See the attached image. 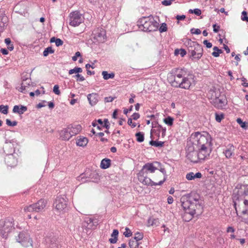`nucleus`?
<instances>
[{
    "label": "nucleus",
    "instance_id": "nucleus-1",
    "mask_svg": "<svg viewBox=\"0 0 248 248\" xmlns=\"http://www.w3.org/2000/svg\"><path fill=\"white\" fill-rule=\"evenodd\" d=\"M180 202L184 211L182 217L186 222L191 220L194 215H199L202 212V201L199 199L198 195L189 197L183 196L181 198Z\"/></svg>",
    "mask_w": 248,
    "mask_h": 248
},
{
    "label": "nucleus",
    "instance_id": "nucleus-2",
    "mask_svg": "<svg viewBox=\"0 0 248 248\" xmlns=\"http://www.w3.org/2000/svg\"><path fill=\"white\" fill-rule=\"evenodd\" d=\"M190 142L195 145L201 161L208 158L211 152V140L208 135L205 136L200 132H195L191 135Z\"/></svg>",
    "mask_w": 248,
    "mask_h": 248
},
{
    "label": "nucleus",
    "instance_id": "nucleus-3",
    "mask_svg": "<svg viewBox=\"0 0 248 248\" xmlns=\"http://www.w3.org/2000/svg\"><path fill=\"white\" fill-rule=\"evenodd\" d=\"M167 78L172 86L185 89H188L194 80L192 75H187L184 69L179 68L172 69Z\"/></svg>",
    "mask_w": 248,
    "mask_h": 248
},
{
    "label": "nucleus",
    "instance_id": "nucleus-4",
    "mask_svg": "<svg viewBox=\"0 0 248 248\" xmlns=\"http://www.w3.org/2000/svg\"><path fill=\"white\" fill-rule=\"evenodd\" d=\"M160 166H161V164L158 162L146 163L138 174L139 180L144 185L151 186L162 185L166 180L165 178L159 181L158 182H155L152 180L150 175V173L159 170Z\"/></svg>",
    "mask_w": 248,
    "mask_h": 248
},
{
    "label": "nucleus",
    "instance_id": "nucleus-5",
    "mask_svg": "<svg viewBox=\"0 0 248 248\" xmlns=\"http://www.w3.org/2000/svg\"><path fill=\"white\" fill-rule=\"evenodd\" d=\"M158 23L153 17H142L138 21L139 28L144 31H154L158 29Z\"/></svg>",
    "mask_w": 248,
    "mask_h": 248
},
{
    "label": "nucleus",
    "instance_id": "nucleus-6",
    "mask_svg": "<svg viewBox=\"0 0 248 248\" xmlns=\"http://www.w3.org/2000/svg\"><path fill=\"white\" fill-rule=\"evenodd\" d=\"M188 52H190V57L194 60H198L202 56L203 49L202 46L197 42L188 39L186 42Z\"/></svg>",
    "mask_w": 248,
    "mask_h": 248
},
{
    "label": "nucleus",
    "instance_id": "nucleus-7",
    "mask_svg": "<svg viewBox=\"0 0 248 248\" xmlns=\"http://www.w3.org/2000/svg\"><path fill=\"white\" fill-rule=\"evenodd\" d=\"M3 150L7 155L5 158V161L7 165L10 167L16 166L17 160L13 155V153L15 151L14 144L11 141H6L4 145Z\"/></svg>",
    "mask_w": 248,
    "mask_h": 248
},
{
    "label": "nucleus",
    "instance_id": "nucleus-8",
    "mask_svg": "<svg viewBox=\"0 0 248 248\" xmlns=\"http://www.w3.org/2000/svg\"><path fill=\"white\" fill-rule=\"evenodd\" d=\"M13 227V219L7 218L0 221V234L3 238H7L8 233L12 231Z\"/></svg>",
    "mask_w": 248,
    "mask_h": 248
},
{
    "label": "nucleus",
    "instance_id": "nucleus-9",
    "mask_svg": "<svg viewBox=\"0 0 248 248\" xmlns=\"http://www.w3.org/2000/svg\"><path fill=\"white\" fill-rule=\"evenodd\" d=\"M46 201L41 199L34 204L25 206L23 210L25 212H41L46 207Z\"/></svg>",
    "mask_w": 248,
    "mask_h": 248
},
{
    "label": "nucleus",
    "instance_id": "nucleus-10",
    "mask_svg": "<svg viewBox=\"0 0 248 248\" xmlns=\"http://www.w3.org/2000/svg\"><path fill=\"white\" fill-rule=\"evenodd\" d=\"M186 157L191 162L195 163H197L201 161L199 156L198 151L195 149V145L193 144H192L191 146L189 145L187 148Z\"/></svg>",
    "mask_w": 248,
    "mask_h": 248
},
{
    "label": "nucleus",
    "instance_id": "nucleus-11",
    "mask_svg": "<svg viewBox=\"0 0 248 248\" xmlns=\"http://www.w3.org/2000/svg\"><path fill=\"white\" fill-rule=\"evenodd\" d=\"M16 240L24 247H28L32 246V241L30 238V235L26 232H20L16 237Z\"/></svg>",
    "mask_w": 248,
    "mask_h": 248
},
{
    "label": "nucleus",
    "instance_id": "nucleus-12",
    "mask_svg": "<svg viewBox=\"0 0 248 248\" xmlns=\"http://www.w3.org/2000/svg\"><path fill=\"white\" fill-rule=\"evenodd\" d=\"M69 24L73 27H76L79 25L83 21L82 15L78 11H74L70 14L69 15Z\"/></svg>",
    "mask_w": 248,
    "mask_h": 248
},
{
    "label": "nucleus",
    "instance_id": "nucleus-13",
    "mask_svg": "<svg viewBox=\"0 0 248 248\" xmlns=\"http://www.w3.org/2000/svg\"><path fill=\"white\" fill-rule=\"evenodd\" d=\"M46 245L49 248H60V245L58 238L54 234L51 233L45 240Z\"/></svg>",
    "mask_w": 248,
    "mask_h": 248
},
{
    "label": "nucleus",
    "instance_id": "nucleus-14",
    "mask_svg": "<svg viewBox=\"0 0 248 248\" xmlns=\"http://www.w3.org/2000/svg\"><path fill=\"white\" fill-rule=\"evenodd\" d=\"M55 209L59 212L64 211L67 207L65 199L62 197H57L53 203Z\"/></svg>",
    "mask_w": 248,
    "mask_h": 248
},
{
    "label": "nucleus",
    "instance_id": "nucleus-15",
    "mask_svg": "<svg viewBox=\"0 0 248 248\" xmlns=\"http://www.w3.org/2000/svg\"><path fill=\"white\" fill-rule=\"evenodd\" d=\"M93 38L99 43H103L105 41L106 31L102 28H98L93 31Z\"/></svg>",
    "mask_w": 248,
    "mask_h": 248
},
{
    "label": "nucleus",
    "instance_id": "nucleus-16",
    "mask_svg": "<svg viewBox=\"0 0 248 248\" xmlns=\"http://www.w3.org/2000/svg\"><path fill=\"white\" fill-rule=\"evenodd\" d=\"M97 224L98 221L96 219L86 217L83 223V226L88 229H94Z\"/></svg>",
    "mask_w": 248,
    "mask_h": 248
},
{
    "label": "nucleus",
    "instance_id": "nucleus-17",
    "mask_svg": "<svg viewBox=\"0 0 248 248\" xmlns=\"http://www.w3.org/2000/svg\"><path fill=\"white\" fill-rule=\"evenodd\" d=\"M234 146L232 144H229L224 150L223 154L227 158H230L234 155Z\"/></svg>",
    "mask_w": 248,
    "mask_h": 248
},
{
    "label": "nucleus",
    "instance_id": "nucleus-18",
    "mask_svg": "<svg viewBox=\"0 0 248 248\" xmlns=\"http://www.w3.org/2000/svg\"><path fill=\"white\" fill-rule=\"evenodd\" d=\"M67 127L71 133L72 136L78 134L81 130V126L79 124H70Z\"/></svg>",
    "mask_w": 248,
    "mask_h": 248
},
{
    "label": "nucleus",
    "instance_id": "nucleus-19",
    "mask_svg": "<svg viewBox=\"0 0 248 248\" xmlns=\"http://www.w3.org/2000/svg\"><path fill=\"white\" fill-rule=\"evenodd\" d=\"M60 137L64 140H69L72 137L71 133L69 130L68 127L66 128L63 129L60 132Z\"/></svg>",
    "mask_w": 248,
    "mask_h": 248
},
{
    "label": "nucleus",
    "instance_id": "nucleus-20",
    "mask_svg": "<svg viewBox=\"0 0 248 248\" xmlns=\"http://www.w3.org/2000/svg\"><path fill=\"white\" fill-rule=\"evenodd\" d=\"M88 142V140L87 138L81 136H79L77 138L76 144L78 146L83 147L87 145Z\"/></svg>",
    "mask_w": 248,
    "mask_h": 248
},
{
    "label": "nucleus",
    "instance_id": "nucleus-21",
    "mask_svg": "<svg viewBox=\"0 0 248 248\" xmlns=\"http://www.w3.org/2000/svg\"><path fill=\"white\" fill-rule=\"evenodd\" d=\"M88 101L92 106L95 105L97 102V95L96 93H91L88 95Z\"/></svg>",
    "mask_w": 248,
    "mask_h": 248
},
{
    "label": "nucleus",
    "instance_id": "nucleus-22",
    "mask_svg": "<svg viewBox=\"0 0 248 248\" xmlns=\"http://www.w3.org/2000/svg\"><path fill=\"white\" fill-rule=\"evenodd\" d=\"M47 106H48L49 108H52L54 107V104L52 102H47L46 101L43 100L39 103L36 105V107L38 108H41L43 107H46Z\"/></svg>",
    "mask_w": 248,
    "mask_h": 248
},
{
    "label": "nucleus",
    "instance_id": "nucleus-23",
    "mask_svg": "<svg viewBox=\"0 0 248 248\" xmlns=\"http://www.w3.org/2000/svg\"><path fill=\"white\" fill-rule=\"evenodd\" d=\"M202 176V175L201 172H198L194 174L193 172H191L186 174V178L188 180H192L195 178H201Z\"/></svg>",
    "mask_w": 248,
    "mask_h": 248
},
{
    "label": "nucleus",
    "instance_id": "nucleus-24",
    "mask_svg": "<svg viewBox=\"0 0 248 248\" xmlns=\"http://www.w3.org/2000/svg\"><path fill=\"white\" fill-rule=\"evenodd\" d=\"M119 234V231L115 229L113 231L112 234H111V236L112 238H111L109 239V242L111 244H115L117 242L118 240V235Z\"/></svg>",
    "mask_w": 248,
    "mask_h": 248
},
{
    "label": "nucleus",
    "instance_id": "nucleus-25",
    "mask_svg": "<svg viewBox=\"0 0 248 248\" xmlns=\"http://www.w3.org/2000/svg\"><path fill=\"white\" fill-rule=\"evenodd\" d=\"M110 162L111 160L109 159L104 158L101 161L100 167L104 169H107L110 166Z\"/></svg>",
    "mask_w": 248,
    "mask_h": 248
},
{
    "label": "nucleus",
    "instance_id": "nucleus-26",
    "mask_svg": "<svg viewBox=\"0 0 248 248\" xmlns=\"http://www.w3.org/2000/svg\"><path fill=\"white\" fill-rule=\"evenodd\" d=\"M137 141L139 142H142L144 140V134L142 132H139L135 134Z\"/></svg>",
    "mask_w": 248,
    "mask_h": 248
},
{
    "label": "nucleus",
    "instance_id": "nucleus-27",
    "mask_svg": "<svg viewBox=\"0 0 248 248\" xmlns=\"http://www.w3.org/2000/svg\"><path fill=\"white\" fill-rule=\"evenodd\" d=\"M224 114L222 112H215V119L217 122L220 123L224 118Z\"/></svg>",
    "mask_w": 248,
    "mask_h": 248
},
{
    "label": "nucleus",
    "instance_id": "nucleus-28",
    "mask_svg": "<svg viewBox=\"0 0 248 248\" xmlns=\"http://www.w3.org/2000/svg\"><path fill=\"white\" fill-rule=\"evenodd\" d=\"M102 75L103 77V78L105 80L108 79L109 78H113L114 77V74L113 73H111L108 74L107 71H103L102 73Z\"/></svg>",
    "mask_w": 248,
    "mask_h": 248
},
{
    "label": "nucleus",
    "instance_id": "nucleus-29",
    "mask_svg": "<svg viewBox=\"0 0 248 248\" xmlns=\"http://www.w3.org/2000/svg\"><path fill=\"white\" fill-rule=\"evenodd\" d=\"M174 119L168 116L163 119V122L169 126H172L173 124Z\"/></svg>",
    "mask_w": 248,
    "mask_h": 248
},
{
    "label": "nucleus",
    "instance_id": "nucleus-30",
    "mask_svg": "<svg viewBox=\"0 0 248 248\" xmlns=\"http://www.w3.org/2000/svg\"><path fill=\"white\" fill-rule=\"evenodd\" d=\"M149 144L155 147H163L164 144V142L163 141H155V140H151L149 142Z\"/></svg>",
    "mask_w": 248,
    "mask_h": 248
},
{
    "label": "nucleus",
    "instance_id": "nucleus-31",
    "mask_svg": "<svg viewBox=\"0 0 248 248\" xmlns=\"http://www.w3.org/2000/svg\"><path fill=\"white\" fill-rule=\"evenodd\" d=\"M139 243L133 238L131 239L129 242V246L130 248H138Z\"/></svg>",
    "mask_w": 248,
    "mask_h": 248
},
{
    "label": "nucleus",
    "instance_id": "nucleus-32",
    "mask_svg": "<svg viewBox=\"0 0 248 248\" xmlns=\"http://www.w3.org/2000/svg\"><path fill=\"white\" fill-rule=\"evenodd\" d=\"M5 43L7 46V48L10 51H12L14 49V46L13 44H11V39L9 38H7L4 40Z\"/></svg>",
    "mask_w": 248,
    "mask_h": 248
},
{
    "label": "nucleus",
    "instance_id": "nucleus-33",
    "mask_svg": "<svg viewBox=\"0 0 248 248\" xmlns=\"http://www.w3.org/2000/svg\"><path fill=\"white\" fill-rule=\"evenodd\" d=\"M54 52L51 47H47L44 50L43 55L45 57L47 56L49 54H52Z\"/></svg>",
    "mask_w": 248,
    "mask_h": 248
},
{
    "label": "nucleus",
    "instance_id": "nucleus-34",
    "mask_svg": "<svg viewBox=\"0 0 248 248\" xmlns=\"http://www.w3.org/2000/svg\"><path fill=\"white\" fill-rule=\"evenodd\" d=\"M143 235L142 233H140V232H137L136 233H135V236L133 239L139 242V241L141 240L143 238Z\"/></svg>",
    "mask_w": 248,
    "mask_h": 248
},
{
    "label": "nucleus",
    "instance_id": "nucleus-35",
    "mask_svg": "<svg viewBox=\"0 0 248 248\" xmlns=\"http://www.w3.org/2000/svg\"><path fill=\"white\" fill-rule=\"evenodd\" d=\"M72 77L73 78H76L77 81L82 82L85 80V78H84V77L78 73L75 75H73Z\"/></svg>",
    "mask_w": 248,
    "mask_h": 248
},
{
    "label": "nucleus",
    "instance_id": "nucleus-36",
    "mask_svg": "<svg viewBox=\"0 0 248 248\" xmlns=\"http://www.w3.org/2000/svg\"><path fill=\"white\" fill-rule=\"evenodd\" d=\"M236 122L238 124L240 125V126L243 129H247V125L245 122H243L241 118H237L236 119Z\"/></svg>",
    "mask_w": 248,
    "mask_h": 248
},
{
    "label": "nucleus",
    "instance_id": "nucleus-37",
    "mask_svg": "<svg viewBox=\"0 0 248 248\" xmlns=\"http://www.w3.org/2000/svg\"><path fill=\"white\" fill-rule=\"evenodd\" d=\"M30 79H26L25 81L23 82L21 84V92H24V91L26 90V86L25 85L26 84H28V85H29V83H30Z\"/></svg>",
    "mask_w": 248,
    "mask_h": 248
},
{
    "label": "nucleus",
    "instance_id": "nucleus-38",
    "mask_svg": "<svg viewBox=\"0 0 248 248\" xmlns=\"http://www.w3.org/2000/svg\"><path fill=\"white\" fill-rule=\"evenodd\" d=\"M160 32L166 31H167V26L165 23H162L159 28Z\"/></svg>",
    "mask_w": 248,
    "mask_h": 248
},
{
    "label": "nucleus",
    "instance_id": "nucleus-39",
    "mask_svg": "<svg viewBox=\"0 0 248 248\" xmlns=\"http://www.w3.org/2000/svg\"><path fill=\"white\" fill-rule=\"evenodd\" d=\"M6 123L8 126H14L17 125V122L16 121H11L10 120L7 119L6 120Z\"/></svg>",
    "mask_w": 248,
    "mask_h": 248
},
{
    "label": "nucleus",
    "instance_id": "nucleus-40",
    "mask_svg": "<svg viewBox=\"0 0 248 248\" xmlns=\"http://www.w3.org/2000/svg\"><path fill=\"white\" fill-rule=\"evenodd\" d=\"M189 12L190 13H194L197 16H200L201 14V11L200 9L196 8L194 10H189Z\"/></svg>",
    "mask_w": 248,
    "mask_h": 248
},
{
    "label": "nucleus",
    "instance_id": "nucleus-41",
    "mask_svg": "<svg viewBox=\"0 0 248 248\" xmlns=\"http://www.w3.org/2000/svg\"><path fill=\"white\" fill-rule=\"evenodd\" d=\"M178 52H180L179 54L181 56V57H184L186 54V51L184 49H181L180 50L176 49L175 50V54H177Z\"/></svg>",
    "mask_w": 248,
    "mask_h": 248
},
{
    "label": "nucleus",
    "instance_id": "nucleus-42",
    "mask_svg": "<svg viewBox=\"0 0 248 248\" xmlns=\"http://www.w3.org/2000/svg\"><path fill=\"white\" fill-rule=\"evenodd\" d=\"M109 125L110 124L108 120L107 119H105L102 126L105 127L106 129H108L109 128Z\"/></svg>",
    "mask_w": 248,
    "mask_h": 248
},
{
    "label": "nucleus",
    "instance_id": "nucleus-43",
    "mask_svg": "<svg viewBox=\"0 0 248 248\" xmlns=\"http://www.w3.org/2000/svg\"><path fill=\"white\" fill-rule=\"evenodd\" d=\"M124 235L126 237H128L132 235V232L128 228H125V231L124 233Z\"/></svg>",
    "mask_w": 248,
    "mask_h": 248
},
{
    "label": "nucleus",
    "instance_id": "nucleus-44",
    "mask_svg": "<svg viewBox=\"0 0 248 248\" xmlns=\"http://www.w3.org/2000/svg\"><path fill=\"white\" fill-rule=\"evenodd\" d=\"M190 32L191 33L195 34H200L201 33V31L199 29H191L190 30Z\"/></svg>",
    "mask_w": 248,
    "mask_h": 248
},
{
    "label": "nucleus",
    "instance_id": "nucleus-45",
    "mask_svg": "<svg viewBox=\"0 0 248 248\" xmlns=\"http://www.w3.org/2000/svg\"><path fill=\"white\" fill-rule=\"evenodd\" d=\"M175 0H164L162 1V4L165 6H169L171 4V2Z\"/></svg>",
    "mask_w": 248,
    "mask_h": 248
},
{
    "label": "nucleus",
    "instance_id": "nucleus-46",
    "mask_svg": "<svg viewBox=\"0 0 248 248\" xmlns=\"http://www.w3.org/2000/svg\"><path fill=\"white\" fill-rule=\"evenodd\" d=\"M26 110L27 109H13V112L14 113H18L20 116L21 114H23Z\"/></svg>",
    "mask_w": 248,
    "mask_h": 248
},
{
    "label": "nucleus",
    "instance_id": "nucleus-47",
    "mask_svg": "<svg viewBox=\"0 0 248 248\" xmlns=\"http://www.w3.org/2000/svg\"><path fill=\"white\" fill-rule=\"evenodd\" d=\"M59 88V87L58 85H55L53 87V92L57 95H59L60 94V91Z\"/></svg>",
    "mask_w": 248,
    "mask_h": 248
},
{
    "label": "nucleus",
    "instance_id": "nucleus-48",
    "mask_svg": "<svg viewBox=\"0 0 248 248\" xmlns=\"http://www.w3.org/2000/svg\"><path fill=\"white\" fill-rule=\"evenodd\" d=\"M159 224V219L158 218H153L152 222L151 224L152 226H157Z\"/></svg>",
    "mask_w": 248,
    "mask_h": 248
},
{
    "label": "nucleus",
    "instance_id": "nucleus-49",
    "mask_svg": "<svg viewBox=\"0 0 248 248\" xmlns=\"http://www.w3.org/2000/svg\"><path fill=\"white\" fill-rule=\"evenodd\" d=\"M160 170V171L161 172V173H159V176L161 177H163V178H165L164 177V174L166 173V170H165V169L164 168H161L160 167L159 168V169L158 170Z\"/></svg>",
    "mask_w": 248,
    "mask_h": 248
},
{
    "label": "nucleus",
    "instance_id": "nucleus-50",
    "mask_svg": "<svg viewBox=\"0 0 248 248\" xmlns=\"http://www.w3.org/2000/svg\"><path fill=\"white\" fill-rule=\"evenodd\" d=\"M63 43V42L61 39L59 38H57V40L55 42V44L57 46L62 45Z\"/></svg>",
    "mask_w": 248,
    "mask_h": 248
},
{
    "label": "nucleus",
    "instance_id": "nucleus-51",
    "mask_svg": "<svg viewBox=\"0 0 248 248\" xmlns=\"http://www.w3.org/2000/svg\"><path fill=\"white\" fill-rule=\"evenodd\" d=\"M81 56V54L79 51L76 52L75 56L72 57V60L73 61H76L78 57Z\"/></svg>",
    "mask_w": 248,
    "mask_h": 248
},
{
    "label": "nucleus",
    "instance_id": "nucleus-52",
    "mask_svg": "<svg viewBox=\"0 0 248 248\" xmlns=\"http://www.w3.org/2000/svg\"><path fill=\"white\" fill-rule=\"evenodd\" d=\"M127 124L129 125H132V127L133 128L136 127V124L135 123H132V120L131 118H129L128 119Z\"/></svg>",
    "mask_w": 248,
    "mask_h": 248
},
{
    "label": "nucleus",
    "instance_id": "nucleus-53",
    "mask_svg": "<svg viewBox=\"0 0 248 248\" xmlns=\"http://www.w3.org/2000/svg\"><path fill=\"white\" fill-rule=\"evenodd\" d=\"M203 43L204 45H206L207 48H211L212 46V43L209 42L207 40H204Z\"/></svg>",
    "mask_w": 248,
    "mask_h": 248
},
{
    "label": "nucleus",
    "instance_id": "nucleus-54",
    "mask_svg": "<svg viewBox=\"0 0 248 248\" xmlns=\"http://www.w3.org/2000/svg\"><path fill=\"white\" fill-rule=\"evenodd\" d=\"M114 97H112L111 96L106 97L105 98V102H111L114 100Z\"/></svg>",
    "mask_w": 248,
    "mask_h": 248
},
{
    "label": "nucleus",
    "instance_id": "nucleus-55",
    "mask_svg": "<svg viewBox=\"0 0 248 248\" xmlns=\"http://www.w3.org/2000/svg\"><path fill=\"white\" fill-rule=\"evenodd\" d=\"M68 73L69 75H72L73 74H78L77 70L76 69V67H75L74 69H70L69 70Z\"/></svg>",
    "mask_w": 248,
    "mask_h": 248
},
{
    "label": "nucleus",
    "instance_id": "nucleus-56",
    "mask_svg": "<svg viewBox=\"0 0 248 248\" xmlns=\"http://www.w3.org/2000/svg\"><path fill=\"white\" fill-rule=\"evenodd\" d=\"M241 196H247L248 195V188H246L245 189V190L243 191V193H241V192L240 191L239 192V195H240Z\"/></svg>",
    "mask_w": 248,
    "mask_h": 248
},
{
    "label": "nucleus",
    "instance_id": "nucleus-57",
    "mask_svg": "<svg viewBox=\"0 0 248 248\" xmlns=\"http://www.w3.org/2000/svg\"><path fill=\"white\" fill-rule=\"evenodd\" d=\"M213 27V31L215 32H217L219 31V26H217L216 24H214Z\"/></svg>",
    "mask_w": 248,
    "mask_h": 248
},
{
    "label": "nucleus",
    "instance_id": "nucleus-58",
    "mask_svg": "<svg viewBox=\"0 0 248 248\" xmlns=\"http://www.w3.org/2000/svg\"><path fill=\"white\" fill-rule=\"evenodd\" d=\"M13 108H27V107L22 105H15Z\"/></svg>",
    "mask_w": 248,
    "mask_h": 248
},
{
    "label": "nucleus",
    "instance_id": "nucleus-59",
    "mask_svg": "<svg viewBox=\"0 0 248 248\" xmlns=\"http://www.w3.org/2000/svg\"><path fill=\"white\" fill-rule=\"evenodd\" d=\"M132 118L134 119V120H137L138 118H139L140 117V114L138 113H134L132 116Z\"/></svg>",
    "mask_w": 248,
    "mask_h": 248
},
{
    "label": "nucleus",
    "instance_id": "nucleus-60",
    "mask_svg": "<svg viewBox=\"0 0 248 248\" xmlns=\"http://www.w3.org/2000/svg\"><path fill=\"white\" fill-rule=\"evenodd\" d=\"M176 19L178 20H184L186 18V16L185 15L179 16L177 15L176 17Z\"/></svg>",
    "mask_w": 248,
    "mask_h": 248
},
{
    "label": "nucleus",
    "instance_id": "nucleus-61",
    "mask_svg": "<svg viewBox=\"0 0 248 248\" xmlns=\"http://www.w3.org/2000/svg\"><path fill=\"white\" fill-rule=\"evenodd\" d=\"M0 52L3 55H7L8 53V51L6 48H1Z\"/></svg>",
    "mask_w": 248,
    "mask_h": 248
},
{
    "label": "nucleus",
    "instance_id": "nucleus-62",
    "mask_svg": "<svg viewBox=\"0 0 248 248\" xmlns=\"http://www.w3.org/2000/svg\"><path fill=\"white\" fill-rule=\"evenodd\" d=\"M221 53H219L218 51H214L212 52V55L215 57H217L219 56V54Z\"/></svg>",
    "mask_w": 248,
    "mask_h": 248
},
{
    "label": "nucleus",
    "instance_id": "nucleus-63",
    "mask_svg": "<svg viewBox=\"0 0 248 248\" xmlns=\"http://www.w3.org/2000/svg\"><path fill=\"white\" fill-rule=\"evenodd\" d=\"M223 48L226 50L227 53H229L230 52V48H229V47L227 45L224 44L223 45Z\"/></svg>",
    "mask_w": 248,
    "mask_h": 248
},
{
    "label": "nucleus",
    "instance_id": "nucleus-64",
    "mask_svg": "<svg viewBox=\"0 0 248 248\" xmlns=\"http://www.w3.org/2000/svg\"><path fill=\"white\" fill-rule=\"evenodd\" d=\"M168 202L169 204H171L173 202V199L172 197L171 196H169L168 198Z\"/></svg>",
    "mask_w": 248,
    "mask_h": 248
}]
</instances>
